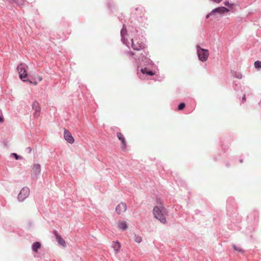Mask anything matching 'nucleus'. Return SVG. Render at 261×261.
<instances>
[{
    "label": "nucleus",
    "mask_w": 261,
    "mask_h": 261,
    "mask_svg": "<svg viewBox=\"0 0 261 261\" xmlns=\"http://www.w3.org/2000/svg\"><path fill=\"white\" fill-rule=\"evenodd\" d=\"M121 35L122 36V35H123V31H122L121 32Z\"/></svg>",
    "instance_id": "obj_29"
},
{
    "label": "nucleus",
    "mask_w": 261,
    "mask_h": 261,
    "mask_svg": "<svg viewBox=\"0 0 261 261\" xmlns=\"http://www.w3.org/2000/svg\"><path fill=\"white\" fill-rule=\"evenodd\" d=\"M118 228L121 230H125L127 228V225L125 221H119L118 222Z\"/></svg>",
    "instance_id": "obj_13"
},
{
    "label": "nucleus",
    "mask_w": 261,
    "mask_h": 261,
    "mask_svg": "<svg viewBox=\"0 0 261 261\" xmlns=\"http://www.w3.org/2000/svg\"><path fill=\"white\" fill-rule=\"evenodd\" d=\"M17 70L19 74L20 79L23 80V81H26V80H23V79H25L27 77V69L25 67V65L20 64L18 66Z\"/></svg>",
    "instance_id": "obj_4"
},
{
    "label": "nucleus",
    "mask_w": 261,
    "mask_h": 261,
    "mask_svg": "<svg viewBox=\"0 0 261 261\" xmlns=\"http://www.w3.org/2000/svg\"><path fill=\"white\" fill-rule=\"evenodd\" d=\"M254 66L256 68H261V61H255L254 62Z\"/></svg>",
    "instance_id": "obj_17"
},
{
    "label": "nucleus",
    "mask_w": 261,
    "mask_h": 261,
    "mask_svg": "<svg viewBox=\"0 0 261 261\" xmlns=\"http://www.w3.org/2000/svg\"><path fill=\"white\" fill-rule=\"evenodd\" d=\"M117 137L121 142V148L125 149L126 147V142L124 136L121 133H117Z\"/></svg>",
    "instance_id": "obj_11"
},
{
    "label": "nucleus",
    "mask_w": 261,
    "mask_h": 261,
    "mask_svg": "<svg viewBox=\"0 0 261 261\" xmlns=\"http://www.w3.org/2000/svg\"><path fill=\"white\" fill-rule=\"evenodd\" d=\"M213 15V14H211V12H210L208 14H207V15L206 16V18H208L210 17V16Z\"/></svg>",
    "instance_id": "obj_26"
},
{
    "label": "nucleus",
    "mask_w": 261,
    "mask_h": 261,
    "mask_svg": "<svg viewBox=\"0 0 261 261\" xmlns=\"http://www.w3.org/2000/svg\"><path fill=\"white\" fill-rule=\"evenodd\" d=\"M41 172V166L38 164H35L33 165L32 169L31 176L36 177L38 175L40 174Z\"/></svg>",
    "instance_id": "obj_6"
},
{
    "label": "nucleus",
    "mask_w": 261,
    "mask_h": 261,
    "mask_svg": "<svg viewBox=\"0 0 261 261\" xmlns=\"http://www.w3.org/2000/svg\"><path fill=\"white\" fill-rule=\"evenodd\" d=\"M30 194V189L28 187H23L18 195V199L20 201H23Z\"/></svg>",
    "instance_id": "obj_3"
},
{
    "label": "nucleus",
    "mask_w": 261,
    "mask_h": 261,
    "mask_svg": "<svg viewBox=\"0 0 261 261\" xmlns=\"http://www.w3.org/2000/svg\"><path fill=\"white\" fill-rule=\"evenodd\" d=\"M229 10L227 8L224 7H218L217 8L214 9L211 12V14H214L215 13H218L219 14H222L225 12H228Z\"/></svg>",
    "instance_id": "obj_9"
},
{
    "label": "nucleus",
    "mask_w": 261,
    "mask_h": 261,
    "mask_svg": "<svg viewBox=\"0 0 261 261\" xmlns=\"http://www.w3.org/2000/svg\"><path fill=\"white\" fill-rule=\"evenodd\" d=\"M154 217L161 223H166V216L167 215L166 209L163 206H155L153 210Z\"/></svg>",
    "instance_id": "obj_1"
},
{
    "label": "nucleus",
    "mask_w": 261,
    "mask_h": 261,
    "mask_svg": "<svg viewBox=\"0 0 261 261\" xmlns=\"http://www.w3.org/2000/svg\"><path fill=\"white\" fill-rule=\"evenodd\" d=\"M4 118L3 116L1 115H0V123H3L4 122Z\"/></svg>",
    "instance_id": "obj_23"
},
{
    "label": "nucleus",
    "mask_w": 261,
    "mask_h": 261,
    "mask_svg": "<svg viewBox=\"0 0 261 261\" xmlns=\"http://www.w3.org/2000/svg\"><path fill=\"white\" fill-rule=\"evenodd\" d=\"M233 248L235 250L239 251H242V249H241L240 247H237L236 246L233 245Z\"/></svg>",
    "instance_id": "obj_20"
},
{
    "label": "nucleus",
    "mask_w": 261,
    "mask_h": 261,
    "mask_svg": "<svg viewBox=\"0 0 261 261\" xmlns=\"http://www.w3.org/2000/svg\"><path fill=\"white\" fill-rule=\"evenodd\" d=\"M29 82L31 83V84H34L35 85H36L38 83L37 81H34V82H32V81H30V80H29Z\"/></svg>",
    "instance_id": "obj_24"
},
{
    "label": "nucleus",
    "mask_w": 261,
    "mask_h": 261,
    "mask_svg": "<svg viewBox=\"0 0 261 261\" xmlns=\"http://www.w3.org/2000/svg\"><path fill=\"white\" fill-rule=\"evenodd\" d=\"M243 100H245V95L243 97Z\"/></svg>",
    "instance_id": "obj_27"
},
{
    "label": "nucleus",
    "mask_w": 261,
    "mask_h": 261,
    "mask_svg": "<svg viewBox=\"0 0 261 261\" xmlns=\"http://www.w3.org/2000/svg\"><path fill=\"white\" fill-rule=\"evenodd\" d=\"M13 155L15 156V159H16V160H18V159H19V158H20L19 157V156H18L17 154H16V153H13Z\"/></svg>",
    "instance_id": "obj_25"
},
{
    "label": "nucleus",
    "mask_w": 261,
    "mask_h": 261,
    "mask_svg": "<svg viewBox=\"0 0 261 261\" xmlns=\"http://www.w3.org/2000/svg\"><path fill=\"white\" fill-rule=\"evenodd\" d=\"M113 247L116 252H118L120 248V244L118 242H115L113 243Z\"/></svg>",
    "instance_id": "obj_16"
},
{
    "label": "nucleus",
    "mask_w": 261,
    "mask_h": 261,
    "mask_svg": "<svg viewBox=\"0 0 261 261\" xmlns=\"http://www.w3.org/2000/svg\"><path fill=\"white\" fill-rule=\"evenodd\" d=\"M224 5H226V6H228V7H229V6H232V5H231V4H229V2H228V1H225V2H224Z\"/></svg>",
    "instance_id": "obj_22"
},
{
    "label": "nucleus",
    "mask_w": 261,
    "mask_h": 261,
    "mask_svg": "<svg viewBox=\"0 0 261 261\" xmlns=\"http://www.w3.org/2000/svg\"><path fill=\"white\" fill-rule=\"evenodd\" d=\"M197 52L199 60L202 62H205L207 60L209 55V52L207 49L197 47Z\"/></svg>",
    "instance_id": "obj_2"
},
{
    "label": "nucleus",
    "mask_w": 261,
    "mask_h": 261,
    "mask_svg": "<svg viewBox=\"0 0 261 261\" xmlns=\"http://www.w3.org/2000/svg\"><path fill=\"white\" fill-rule=\"evenodd\" d=\"M141 71L142 73L150 75H153L155 74L154 72H152L151 71H149L147 68L141 69Z\"/></svg>",
    "instance_id": "obj_15"
},
{
    "label": "nucleus",
    "mask_w": 261,
    "mask_h": 261,
    "mask_svg": "<svg viewBox=\"0 0 261 261\" xmlns=\"http://www.w3.org/2000/svg\"><path fill=\"white\" fill-rule=\"evenodd\" d=\"M32 108L34 111V116L38 117L40 113V107L39 103L36 101H34L32 104Z\"/></svg>",
    "instance_id": "obj_7"
},
{
    "label": "nucleus",
    "mask_w": 261,
    "mask_h": 261,
    "mask_svg": "<svg viewBox=\"0 0 261 261\" xmlns=\"http://www.w3.org/2000/svg\"><path fill=\"white\" fill-rule=\"evenodd\" d=\"M40 247L41 244L38 242H35L32 245V249L36 252H38V250L40 248Z\"/></svg>",
    "instance_id": "obj_14"
},
{
    "label": "nucleus",
    "mask_w": 261,
    "mask_h": 261,
    "mask_svg": "<svg viewBox=\"0 0 261 261\" xmlns=\"http://www.w3.org/2000/svg\"><path fill=\"white\" fill-rule=\"evenodd\" d=\"M130 56H133L134 54L133 53H130Z\"/></svg>",
    "instance_id": "obj_28"
},
{
    "label": "nucleus",
    "mask_w": 261,
    "mask_h": 261,
    "mask_svg": "<svg viewBox=\"0 0 261 261\" xmlns=\"http://www.w3.org/2000/svg\"><path fill=\"white\" fill-rule=\"evenodd\" d=\"M126 210V205L125 203H119L116 207V211L118 214H121Z\"/></svg>",
    "instance_id": "obj_10"
},
{
    "label": "nucleus",
    "mask_w": 261,
    "mask_h": 261,
    "mask_svg": "<svg viewBox=\"0 0 261 261\" xmlns=\"http://www.w3.org/2000/svg\"><path fill=\"white\" fill-rule=\"evenodd\" d=\"M185 107V104L184 102L180 103L178 106V110H181Z\"/></svg>",
    "instance_id": "obj_19"
},
{
    "label": "nucleus",
    "mask_w": 261,
    "mask_h": 261,
    "mask_svg": "<svg viewBox=\"0 0 261 261\" xmlns=\"http://www.w3.org/2000/svg\"><path fill=\"white\" fill-rule=\"evenodd\" d=\"M132 46L134 49L139 50L144 47V44L141 41H139L137 39H132Z\"/></svg>",
    "instance_id": "obj_5"
},
{
    "label": "nucleus",
    "mask_w": 261,
    "mask_h": 261,
    "mask_svg": "<svg viewBox=\"0 0 261 261\" xmlns=\"http://www.w3.org/2000/svg\"><path fill=\"white\" fill-rule=\"evenodd\" d=\"M36 79L39 81V82H41L42 80V78L41 76L39 75H36Z\"/></svg>",
    "instance_id": "obj_21"
},
{
    "label": "nucleus",
    "mask_w": 261,
    "mask_h": 261,
    "mask_svg": "<svg viewBox=\"0 0 261 261\" xmlns=\"http://www.w3.org/2000/svg\"><path fill=\"white\" fill-rule=\"evenodd\" d=\"M54 233L56 237V239H57L58 243L60 245L63 246V247H65L66 246L65 241L61 238V236H60L58 234V233H57V231H54Z\"/></svg>",
    "instance_id": "obj_12"
},
{
    "label": "nucleus",
    "mask_w": 261,
    "mask_h": 261,
    "mask_svg": "<svg viewBox=\"0 0 261 261\" xmlns=\"http://www.w3.org/2000/svg\"><path fill=\"white\" fill-rule=\"evenodd\" d=\"M134 240L136 242L139 243L142 241V238L139 236L135 235Z\"/></svg>",
    "instance_id": "obj_18"
},
{
    "label": "nucleus",
    "mask_w": 261,
    "mask_h": 261,
    "mask_svg": "<svg viewBox=\"0 0 261 261\" xmlns=\"http://www.w3.org/2000/svg\"><path fill=\"white\" fill-rule=\"evenodd\" d=\"M64 137L65 139L70 144H73L74 142V139L71 134L67 129H65L64 130Z\"/></svg>",
    "instance_id": "obj_8"
}]
</instances>
